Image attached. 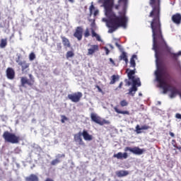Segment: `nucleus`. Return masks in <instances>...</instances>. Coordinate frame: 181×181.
Instances as JSON below:
<instances>
[{
	"mask_svg": "<svg viewBox=\"0 0 181 181\" xmlns=\"http://www.w3.org/2000/svg\"><path fill=\"white\" fill-rule=\"evenodd\" d=\"M113 158H116L117 159H127L128 158V153L127 152L125 153H122V152H119L116 154L113 155Z\"/></svg>",
	"mask_w": 181,
	"mask_h": 181,
	"instance_id": "18",
	"label": "nucleus"
},
{
	"mask_svg": "<svg viewBox=\"0 0 181 181\" xmlns=\"http://www.w3.org/2000/svg\"><path fill=\"white\" fill-rule=\"evenodd\" d=\"M90 118L93 122L98 124V125H105L110 124V121L101 119V117L97 115L95 113H91Z\"/></svg>",
	"mask_w": 181,
	"mask_h": 181,
	"instance_id": "5",
	"label": "nucleus"
},
{
	"mask_svg": "<svg viewBox=\"0 0 181 181\" xmlns=\"http://www.w3.org/2000/svg\"><path fill=\"white\" fill-rule=\"evenodd\" d=\"M96 37V40H98V42H101V37H100V36L98 35H98H97L96 37Z\"/></svg>",
	"mask_w": 181,
	"mask_h": 181,
	"instance_id": "42",
	"label": "nucleus"
},
{
	"mask_svg": "<svg viewBox=\"0 0 181 181\" xmlns=\"http://www.w3.org/2000/svg\"><path fill=\"white\" fill-rule=\"evenodd\" d=\"M136 131L137 134H141V131H142L141 127H139V124H137L136 127Z\"/></svg>",
	"mask_w": 181,
	"mask_h": 181,
	"instance_id": "32",
	"label": "nucleus"
},
{
	"mask_svg": "<svg viewBox=\"0 0 181 181\" xmlns=\"http://www.w3.org/2000/svg\"><path fill=\"white\" fill-rule=\"evenodd\" d=\"M84 32V30L83 29V27L78 26L75 29V32L74 33V36L80 42V40H82L83 39V33Z\"/></svg>",
	"mask_w": 181,
	"mask_h": 181,
	"instance_id": "11",
	"label": "nucleus"
},
{
	"mask_svg": "<svg viewBox=\"0 0 181 181\" xmlns=\"http://www.w3.org/2000/svg\"><path fill=\"white\" fill-rule=\"evenodd\" d=\"M45 181H54V180H53V179H52V178L47 177V178L45 180Z\"/></svg>",
	"mask_w": 181,
	"mask_h": 181,
	"instance_id": "49",
	"label": "nucleus"
},
{
	"mask_svg": "<svg viewBox=\"0 0 181 181\" xmlns=\"http://www.w3.org/2000/svg\"><path fill=\"white\" fill-rule=\"evenodd\" d=\"M61 122L62 124H64V122H66V121H69V118H67V117H66L65 115H61Z\"/></svg>",
	"mask_w": 181,
	"mask_h": 181,
	"instance_id": "29",
	"label": "nucleus"
},
{
	"mask_svg": "<svg viewBox=\"0 0 181 181\" xmlns=\"http://www.w3.org/2000/svg\"><path fill=\"white\" fill-rule=\"evenodd\" d=\"M159 73L161 78L162 76L164 77V81H170L172 80V75L170 73H169V71H168V69L166 67H164L162 66L161 63H159L157 62V71H156V74Z\"/></svg>",
	"mask_w": 181,
	"mask_h": 181,
	"instance_id": "3",
	"label": "nucleus"
},
{
	"mask_svg": "<svg viewBox=\"0 0 181 181\" xmlns=\"http://www.w3.org/2000/svg\"><path fill=\"white\" fill-rule=\"evenodd\" d=\"M105 52H106V54H110V49H108V48L105 47Z\"/></svg>",
	"mask_w": 181,
	"mask_h": 181,
	"instance_id": "47",
	"label": "nucleus"
},
{
	"mask_svg": "<svg viewBox=\"0 0 181 181\" xmlns=\"http://www.w3.org/2000/svg\"><path fill=\"white\" fill-rule=\"evenodd\" d=\"M150 128H151V127H149L146 124L141 126V130H146V129H149Z\"/></svg>",
	"mask_w": 181,
	"mask_h": 181,
	"instance_id": "37",
	"label": "nucleus"
},
{
	"mask_svg": "<svg viewBox=\"0 0 181 181\" xmlns=\"http://www.w3.org/2000/svg\"><path fill=\"white\" fill-rule=\"evenodd\" d=\"M122 86H123V83L120 82V83L119 84L118 88H122Z\"/></svg>",
	"mask_w": 181,
	"mask_h": 181,
	"instance_id": "48",
	"label": "nucleus"
},
{
	"mask_svg": "<svg viewBox=\"0 0 181 181\" xmlns=\"http://www.w3.org/2000/svg\"><path fill=\"white\" fill-rule=\"evenodd\" d=\"M94 9H95V7L92 4L89 8L90 15H93V11H94Z\"/></svg>",
	"mask_w": 181,
	"mask_h": 181,
	"instance_id": "33",
	"label": "nucleus"
},
{
	"mask_svg": "<svg viewBox=\"0 0 181 181\" xmlns=\"http://www.w3.org/2000/svg\"><path fill=\"white\" fill-rule=\"evenodd\" d=\"M83 135L81 134V132H79L78 134H74V139L75 142H78V145L81 146H86V143L83 141V138H81Z\"/></svg>",
	"mask_w": 181,
	"mask_h": 181,
	"instance_id": "12",
	"label": "nucleus"
},
{
	"mask_svg": "<svg viewBox=\"0 0 181 181\" xmlns=\"http://www.w3.org/2000/svg\"><path fill=\"white\" fill-rule=\"evenodd\" d=\"M114 110L115 112H117V114H122L123 115H129V112L128 110H119L117 107H115Z\"/></svg>",
	"mask_w": 181,
	"mask_h": 181,
	"instance_id": "23",
	"label": "nucleus"
},
{
	"mask_svg": "<svg viewBox=\"0 0 181 181\" xmlns=\"http://www.w3.org/2000/svg\"><path fill=\"white\" fill-rule=\"evenodd\" d=\"M115 0H98V4H101L105 9V15L108 20H105L108 33H114L118 28H127L128 17V0H118L117 4H114Z\"/></svg>",
	"mask_w": 181,
	"mask_h": 181,
	"instance_id": "2",
	"label": "nucleus"
},
{
	"mask_svg": "<svg viewBox=\"0 0 181 181\" xmlns=\"http://www.w3.org/2000/svg\"><path fill=\"white\" fill-rule=\"evenodd\" d=\"M57 163H60V160L59 158H56L51 162V165H52V166L57 165Z\"/></svg>",
	"mask_w": 181,
	"mask_h": 181,
	"instance_id": "30",
	"label": "nucleus"
},
{
	"mask_svg": "<svg viewBox=\"0 0 181 181\" xmlns=\"http://www.w3.org/2000/svg\"><path fill=\"white\" fill-rule=\"evenodd\" d=\"M2 137L6 142H9L10 144H19V141H21L19 136H16L15 134L11 133L8 131L4 132Z\"/></svg>",
	"mask_w": 181,
	"mask_h": 181,
	"instance_id": "4",
	"label": "nucleus"
},
{
	"mask_svg": "<svg viewBox=\"0 0 181 181\" xmlns=\"http://www.w3.org/2000/svg\"><path fill=\"white\" fill-rule=\"evenodd\" d=\"M82 97L83 93L81 92H76L68 95L69 100H71L72 103H79Z\"/></svg>",
	"mask_w": 181,
	"mask_h": 181,
	"instance_id": "6",
	"label": "nucleus"
},
{
	"mask_svg": "<svg viewBox=\"0 0 181 181\" xmlns=\"http://www.w3.org/2000/svg\"><path fill=\"white\" fill-rule=\"evenodd\" d=\"M35 59H36V55L35 54V52H31L29 54V59L30 60V62H33Z\"/></svg>",
	"mask_w": 181,
	"mask_h": 181,
	"instance_id": "28",
	"label": "nucleus"
},
{
	"mask_svg": "<svg viewBox=\"0 0 181 181\" xmlns=\"http://www.w3.org/2000/svg\"><path fill=\"white\" fill-rule=\"evenodd\" d=\"M16 63H18V66H21V71L23 74H26L28 71H29V66L30 64L27 63L26 61H21L16 60Z\"/></svg>",
	"mask_w": 181,
	"mask_h": 181,
	"instance_id": "9",
	"label": "nucleus"
},
{
	"mask_svg": "<svg viewBox=\"0 0 181 181\" xmlns=\"http://www.w3.org/2000/svg\"><path fill=\"white\" fill-rule=\"evenodd\" d=\"M132 152V153H134V155H142L144 152H145V149L140 148L139 147H125L124 148V152Z\"/></svg>",
	"mask_w": 181,
	"mask_h": 181,
	"instance_id": "7",
	"label": "nucleus"
},
{
	"mask_svg": "<svg viewBox=\"0 0 181 181\" xmlns=\"http://www.w3.org/2000/svg\"><path fill=\"white\" fill-rule=\"evenodd\" d=\"M120 60H124L126 64L128 63V57L127 56V52H122L119 56Z\"/></svg>",
	"mask_w": 181,
	"mask_h": 181,
	"instance_id": "25",
	"label": "nucleus"
},
{
	"mask_svg": "<svg viewBox=\"0 0 181 181\" xmlns=\"http://www.w3.org/2000/svg\"><path fill=\"white\" fill-rule=\"evenodd\" d=\"M57 49L58 50H62V42H58L57 44Z\"/></svg>",
	"mask_w": 181,
	"mask_h": 181,
	"instance_id": "38",
	"label": "nucleus"
},
{
	"mask_svg": "<svg viewBox=\"0 0 181 181\" xmlns=\"http://www.w3.org/2000/svg\"><path fill=\"white\" fill-rule=\"evenodd\" d=\"M84 36H85V37H88V36H90V30H88V28H87L85 30Z\"/></svg>",
	"mask_w": 181,
	"mask_h": 181,
	"instance_id": "34",
	"label": "nucleus"
},
{
	"mask_svg": "<svg viewBox=\"0 0 181 181\" xmlns=\"http://www.w3.org/2000/svg\"><path fill=\"white\" fill-rule=\"evenodd\" d=\"M21 83L22 87H26V84L32 87V86H33V83H35V81H30L28 79V78L26 77H21Z\"/></svg>",
	"mask_w": 181,
	"mask_h": 181,
	"instance_id": "14",
	"label": "nucleus"
},
{
	"mask_svg": "<svg viewBox=\"0 0 181 181\" xmlns=\"http://www.w3.org/2000/svg\"><path fill=\"white\" fill-rule=\"evenodd\" d=\"M69 2H71V4H74V0H69Z\"/></svg>",
	"mask_w": 181,
	"mask_h": 181,
	"instance_id": "51",
	"label": "nucleus"
},
{
	"mask_svg": "<svg viewBox=\"0 0 181 181\" xmlns=\"http://www.w3.org/2000/svg\"><path fill=\"white\" fill-rule=\"evenodd\" d=\"M176 118H177L178 119H181V115L180 113H177L175 115Z\"/></svg>",
	"mask_w": 181,
	"mask_h": 181,
	"instance_id": "44",
	"label": "nucleus"
},
{
	"mask_svg": "<svg viewBox=\"0 0 181 181\" xmlns=\"http://www.w3.org/2000/svg\"><path fill=\"white\" fill-rule=\"evenodd\" d=\"M98 12H99L98 10H95V11H94V13H93V16H97V15H98Z\"/></svg>",
	"mask_w": 181,
	"mask_h": 181,
	"instance_id": "45",
	"label": "nucleus"
},
{
	"mask_svg": "<svg viewBox=\"0 0 181 181\" xmlns=\"http://www.w3.org/2000/svg\"><path fill=\"white\" fill-rule=\"evenodd\" d=\"M51 1H53V0H51Z\"/></svg>",
	"mask_w": 181,
	"mask_h": 181,
	"instance_id": "55",
	"label": "nucleus"
},
{
	"mask_svg": "<svg viewBox=\"0 0 181 181\" xmlns=\"http://www.w3.org/2000/svg\"><path fill=\"white\" fill-rule=\"evenodd\" d=\"M135 59H138V57L135 54L132 55V58L130 59V67H133L135 69L136 66V63H135Z\"/></svg>",
	"mask_w": 181,
	"mask_h": 181,
	"instance_id": "22",
	"label": "nucleus"
},
{
	"mask_svg": "<svg viewBox=\"0 0 181 181\" xmlns=\"http://www.w3.org/2000/svg\"><path fill=\"white\" fill-rule=\"evenodd\" d=\"M135 69L133 70H130L129 69H126V73H127V77L129 78V80H132V81H139V78H135L134 75H135Z\"/></svg>",
	"mask_w": 181,
	"mask_h": 181,
	"instance_id": "13",
	"label": "nucleus"
},
{
	"mask_svg": "<svg viewBox=\"0 0 181 181\" xmlns=\"http://www.w3.org/2000/svg\"><path fill=\"white\" fill-rule=\"evenodd\" d=\"M171 21L173 22V23H175V25H180V23H181V14L179 13L173 14L171 17Z\"/></svg>",
	"mask_w": 181,
	"mask_h": 181,
	"instance_id": "15",
	"label": "nucleus"
},
{
	"mask_svg": "<svg viewBox=\"0 0 181 181\" xmlns=\"http://www.w3.org/2000/svg\"><path fill=\"white\" fill-rule=\"evenodd\" d=\"M6 73L8 80H13V78H15V70H13V69L11 67L7 68Z\"/></svg>",
	"mask_w": 181,
	"mask_h": 181,
	"instance_id": "16",
	"label": "nucleus"
},
{
	"mask_svg": "<svg viewBox=\"0 0 181 181\" xmlns=\"http://www.w3.org/2000/svg\"><path fill=\"white\" fill-rule=\"evenodd\" d=\"M115 46L119 49V50H120V52H122V50H124L121 45H119L118 42H115Z\"/></svg>",
	"mask_w": 181,
	"mask_h": 181,
	"instance_id": "35",
	"label": "nucleus"
},
{
	"mask_svg": "<svg viewBox=\"0 0 181 181\" xmlns=\"http://www.w3.org/2000/svg\"><path fill=\"white\" fill-rule=\"evenodd\" d=\"M139 95L142 96V93H139Z\"/></svg>",
	"mask_w": 181,
	"mask_h": 181,
	"instance_id": "53",
	"label": "nucleus"
},
{
	"mask_svg": "<svg viewBox=\"0 0 181 181\" xmlns=\"http://www.w3.org/2000/svg\"><path fill=\"white\" fill-rule=\"evenodd\" d=\"M57 158H66L65 154H58Z\"/></svg>",
	"mask_w": 181,
	"mask_h": 181,
	"instance_id": "40",
	"label": "nucleus"
},
{
	"mask_svg": "<svg viewBox=\"0 0 181 181\" xmlns=\"http://www.w3.org/2000/svg\"><path fill=\"white\" fill-rule=\"evenodd\" d=\"M110 62L114 64V59L112 58H110Z\"/></svg>",
	"mask_w": 181,
	"mask_h": 181,
	"instance_id": "50",
	"label": "nucleus"
},
{
	"mask_svg": "<svg viewBox=\"0 0 181 181\" xmlns=\"http://www.w3.org/2000/svg\"><path fill=\"white\" fill-rule=\"evenodd\" d=\"M176 67H177L176 69L178 71H181V64H180V62H177Z\"/></svg>",
	"mask_w": 181,
	"mask_h": 181,
	"instance_id": "36",
	"label": "nucleus"
},
{
	"mask_svg": "<svg viewBox=\"0 0 181 181\" xmlns=\"http://www.w3.org/2000/svg\"><path fill=\"white\" fill-rule=\"evenodd\" d=\"M81 135L85 141H93V136L88 134V132H87V130L83 129Z\"/></svg>",
	"mask_w": 181,
	"mask_h": 181,
	"instance_id": "17",
	"label": "nucleus"
},
{
	"mask_svg": "<svg viewBox=\"0 0 181 181\" xmlns=\"http://www.w3.org/2000/svg\"><path fill=\"white\" fill-rule=\"evenodd\" d=\"M2 19V13L0 11V21Z\"/></svg>",
	"mask_w": 181,
	"mask_h": 181,
	"instance_id": "52",
	"label": "nucleus"
},
{
	"mask_svg": "<svg viewBox=\"0 0 181 181\" xmlns=\"http://www.w3.org/2000/svg\"><path fill=\"white\" fill-rule=\"evenodd\" d=\"M61 39L62 40V44L64 45V47H71V45L70 44V40L64 36H61Z\"/></svg>",
	"mask_w": 181,
	"mask_h": 181,
	"instance_id": "19",
	"label": "nucleus"
},
{
	"mask_svg": "<svg viewBox=\"0 0 181 181\" xmlns=\"http://www.w3.org/2000/svg\"><path fill=\"white\" fill-rule=\"evenodd\" d=\"M169 134L170 135V136H172V138H175V134L173 132H170Z\"/></svg>",
	"mask_w": 181,
	"mask_h": 181,
	"instance_id": "46",
	"label": "nucleus"
},
{
	"mask_svg": "<svg viewBox=\"0 0 181 181\" xmlns=\"http://www.w3.org/2000/svg\"><path fill=\"white\" fill-rule=\"evenodd\" d=\"M74 52L73 51H68L66 54V59H70V57H74Z\"/></svg>",
	"mask_w": 181,
	"mask_h": 181,
	"instance_id": "27",
	"label": "nucleus"
},
{
	"mask_svg": "<svg viewBox=\"0 0 181 181\" xmlns=\"http://www.w3.org/2000/svg\"><path fill=\"white\" fill-rule=\"evenodd\" d=\"M126 86H131V82L128 79H125Z\"/></svg>",
	"mask_w": 181,
	"mask_h": 181,
	"instance_id": "43",
	"label": "nucleus"
},
{
	"mask_svg": "<svg viewBox=\"0 0 181 181\" xmlns=\"http://www.w3.org/2000/svg\"><path fill=\"white\" fill-rule=\"evenodd\" d=\"M95 87L96 88H98L99 93H103V89H101V88L98 85H96Z\"/></svg>",
	"mask_w": 181,
	"mask_h": 181,
	"instance_id": "41",
	"label": "nucleus"
},
{
	"mask_svg": "<svg viewBox=\"0 0 181 181\" xmlns=\"http://www.w3.org/2000/svg\"><path fill=\"white\" fill-rule=\"evenodd\" d=\"M128 175H129V172L127 170H119L116 172L117 177H124L125 176H128Z\"/></svg>",
	"mask_w": 181,
	"mask_h": 181,
	"instance_id": "20",
	"label": "nucleus"
},
{
	"mask_svg": "<svg viewBox=\"0 0 181 181\" xmlns=\"http://www.w3.org/2000/svg\"><path fill=\"white\" fill-rule=\"evenodd\" d=\"M120 105L121 107H127L128 105V102H127L125 100H123L120 101Z\"/></svg>",
	"mask_w": 181,
	"mask_h": 181,
	"instance_id": "31",
	"label": "nucleus"
},
{
	"mask_svg": "<svg viewBox=\"0 0 181 181\" xmlns=\"http://www.w3.org/2000/svg\"><path fill=\"white\" fill-rule=\"evenodd\" d=\"M25 181H39V177L35 174H31L25 177Z\"/></svg>",
	"mask_w": 181,
	"mask_h": 181,
	"instance_id": "21",
	"label": "nucleus"
},
{
	"mask_svg": "<svg viewBox=\"0 0 181 181\" xmlns=\"http://www.w3.org/2000/svg\"><path fill=\"white\" fill-rule=\"evenodd\" d=\"M111 81L110 82V84H115L116 81H118L119 80V75H112L111 76Z\"/></svg>",
	"mask_w": 181,
	"mask_h": 181,
	"instance_id": "24",
	"label": "nucleus"
},
{
	"mask_svg": "<svg viewBox=\"0 0 181 181\" xmlns=\"http://www.w3.org/2000/svg\"><path fill=\"white\" fill-rule=\"evenodd\" d=\"M92 33V37H95L98 34L95 33V31L94 30H91Z\"/></svg>",
	"mask_w": 181,
	"mask_h": 181,
	"instance_id": "39",
	"label": "nucleus"
},
{
	"mask_svg": "<svg viewBox=\"0 0 181 181\" xmlns=\"http://www.w3.org/2000/svg\"><path fill=\"white\" fill-rule=\"evenodd\" d=\"M132 83H133V85H132V87L129 89V94L130 95H132V97H134V95H135V92L138 91L137 87H141V80L133 81Z\"/></svg>",
	"mask_w": 181,
	"mask_h": 181,
	"instance_id": "10",
	"label": "nucleus"
},
{
	"mask_svg": "<svg viewBox=\"0 0 181 181\" xmlns=\"http://www.w3.org/2000/svg\"><path fill=\"white\" fill-rule=\"evenodd\" d=\"M6 45H8V40H6V38L1 39L0 42V47L4 49V47H6Z\"/></svg>",
	"mask_w": 181,
	"mask_h": 181,
	"instance_id": "26",
	"label": "nucleus"
},
{
	"mask_svg": "<svg viewBox=\"0 0 181 181\" xmlns=\"http://www.w3.org/2000/svg\"><path fill=\"white\" fill-rule=\"evenodd\" d=\"M29 77H32V74H30V75H29Z\"/></svg>",
	"mask_w": 181,
	"mask_h": 181,
	"instance_id": "54",
	"label": "nucleus"
},
{
	"mask_svg": "<svg viewBox=\"0 0 181 181\" xmlns=\"http://www.w3.org/2000/svg\"><path fill=\"white\" fill-rule=\"evenodd\" d=\"M88 47H89V49H88L87 56H93V54L97 53V52H100V46H98V45L88 44Z\"/></svg>",
	"mask_w": 181,
	"mask_h": 181,
	"instance_id": "8",
	"label": "nucleus"
},
{
	"mask_svg": "<svg viewBox=\"0 0 181 181\" xmlns=\"http://www.w3.org/2000/svg\"><path fill=\"white\" fill-rule=\"evenodd\" d=\"M149 5L152 10L148 15V18H152L151 28L153 33V50L156 53V60L159 59V56L162 54L161 50L170 53L173 60H177L181 56V51L177 53L172 52L170 47L168 46L166 41L162 34V24L160 23V0H149Z\"/></svg>",
	"mask_w": 181,
	"mask_h": 181,
	"instance_id": "1",
	"label": "nucleus"
}]
</instances>
